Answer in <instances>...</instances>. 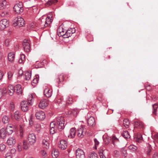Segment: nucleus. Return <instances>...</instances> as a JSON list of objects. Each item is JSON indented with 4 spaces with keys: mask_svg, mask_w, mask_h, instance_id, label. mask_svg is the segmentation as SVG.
<instances>
[{
    "mask_svg": "<svg viewBox=\"0 0 158 158\" xmlns=\"http://www.w3.org/2000/svg\"><path fill=\"white\" fill-rule=\"evenodd\" d=\"M57 122L58 129L60 131L64 128V118L62 117H59L57 118Z\"/></svg>",
    "mask_w": 158,
    "mask_h": 158,
    "instance_id": "obj_4",
    "label": "nucleus"
},
{
    "mask_svg": "<svg viewBox=\"0 0 158 158\" xmlns=\"http://www.w3.org/2000/svg\"><path fill=\"white\" fill-rule=\"evenodd\" d=\"M122 155L123 156L126 157L127 155V150L125 148H123L121 149Z\"/></svg>",
    "mask_w": 158,
    "mask_h": 158,
    "instance_id": "obj_46",
    "label": "nucleus"
},
{
    "mask_svg": "<svg viewBox=\"0 0 158 158\" xmlns=\"http://www.w3.org/2000/svg\"><path fill=\"white\" fill-rule=\"evenodd\" d=\"M104 150L102 149H99V153L100 158H106L104 153Z\"/></svg>",
    "mask_w": 158,
    "mask_h": 158,
    "instance_id": "obj_40",
    "label": "nucleus"
},
{
    "mask_svg": "<svg viewBox=\"0 0 158 158\" xmlns=\"http://www.w3.org/2000/svg\"><path fill=\"white\" fill-rule=\"evenodd\" d=\"M94 148L95 149H97V147L98 146L99 142L98 140L96 138H94Z\"/></svg>",
    "mask_w": 158,
    "mask_h": 158,
    "instance_id": "obj_50",
    "label": "nucleus"
},
{
    "mask_svg": "<svg viewBox=\"0 0 158 158\" xmlns=\"http://www.w3.org/2000/svg\"><path fill=\"white\" fill-rule=\"evenodd\" d=\"M10 39H6L5 41L4 45L6 47L10 45Z\"/></svg>",
    "mask_w": 158,
    "mask_h": 158,
    "instance_id": "obj_55",
    "label": "nucleus"
},
{
    "mask_svg": "<svg viewBox=\"0 0 158 158\" xmlns=\"http://www.w3.org/2000/svg\"><path fill=\"white\" fill-rule=\"evenodd\" d=\"M20 137L22 138L23 137V132L22 130H21L20 131V134H19Z\"/></svg>",
    "mask_w": 158,
    "mask_h": 158,
    "instance_id": "obj_64",
    "label": "nucleus"
},
{
    "mask_svg": "<svg viewBox=\"0 0 158 158\" xmlns=\"http://www.w3.org/2000/svg\"><path fill=\"white\" fill-rule=\"evenodd\" d=\"M152 114L155 115L157 114V109L158 108V104L155 103L152 105Z\"/></svg>",
    "mask_w": 158,
    "mask_h": 158,
    "instance_id": "obj_32",
    "label": "nucleus"
},
{
    "mask_svg": "<svg viewBox=\"0 0 158 158\" xmlns=\"http://www.w3.org/2000/svg\"><path fill=\"white\" fill-rule=\"evenodd\" d=\"M23 46L24 51L26 52H29L31 51L30 42L29 40H24L23 43Z\"/></svg>",
    "mask_w": 158,
    "mask_h": 158,
    "instance_id": "obj_9",
    "label": "nucleus"
},
{
    "mask_svg": "<svg viewBox=\"0 0 158 158\" xmlns=\"http://www.w3.org/2000/svg\"><path fill=\"white\" fill-rule=\"evenodd\" d=\"M42 146L43 148L46 149L49 148L50 143L48 140L44 139L42 141Z\"/></svg>",
    "mask_w": 158,
    "mask_h": 158,
    "instance_id": "obj_25",
    "label": "nucleus"
},
{
    "mask_svg": "<svg viewBox=\"0 0 158 158\" xmlns=\"http://www.w3.org/2000/svg\"><path fill=\"white\" fill-rule=\"evenodd\" d=\"M14 10L17 13L20 14L22 13L23 10L22 3L19 2L15 4L14 7Z\"/></svg>",
    "mask_w": 158,
    "mask_h": 158,
    "instance_id": "obj_7",
    "label": "nucleus"
},
{
    "mask_svg": "<svg viewBox=\"0 0 158 158\" xmlns=\"http://www.w3.org/2000/svg\"><path fill=\"white\" fill-rule=\"evenodd\" d=\"M128 149L131 152H133L137 150V147L134 145H131L129 146Z\"/></svg>",
    "mask_w": 158,
    "mask_h": 158,
    "instance_id": "obj_33",
    "label": "nucleus"
},
{
    "mask_svg": "<svg viewBox=\"0 0 158 158\" xmlns=\"http://www.w3.org/2000/svg\"><path fill=\"white\" fill-rule=\"evenodd\" d=\"M59 152L57 149L53 148L52 153V155L53 158H57L59 156Z\"/></svg>",
    "mask_w": 158,
    "mask_h": 158,
    "instance_id": "obj_29",
    "label": "nucleus"
},
{
    "mask_svg": "<svg viewBox=\"0 0 158 158\" xmlns=\"http://www.w3.org/2000/svg\"><path fill=\"white\" fill-rule=\"evenodd\" d=\"M84 128L81 126L77 130V135L80 138L83 137L85 133L83 132Z\"/></svg>",
    "mask_w": 158,
    "mask_h": 158,
    "instance_id": "obj_17",
    "label": "nucleus"
},
{
    "mask_svg": "<svg viewBox=\"0 0 158 158\" xmlns=\"http://www.w3.org/2000/svg\"><path fill=\"white\" fill-rule=\"evenodd\" d=\"M66 31L65 30L63 27L61 26H60L57 31V33L58 35L59 36H63L64 37V35L65 34V31Z\"/></svg>",
    "mask_w": 158,
    "mask_h": 158,
    "instance_id": "obj_18",
    "label": "nucleus"
},
{
    "mask_svg": "<svg viewBox=\"0 0 158 158\" xmlns=\"http://www.w3.org/2000/svg\"><path fill=\"white\" fill-rule=\"evenodd\" d=\"M135 126L138 128H142L143 127V124L142 122H136L135 123Z\"/></svg>",
    "mask_w": 158,
    "mask_h": 158,
    "instance_id": "obj_37",
    "label": "nucleus"
},
{
    "mask_svg": "<svg viewBox=\"0 0 158 158\" xmlns=\"http://www.w3.org/2000/svg\"><path fill=\"white\" fill-rule=\"evenodd\" d=\"M153 158H158V153L155 152L153 154L152 156Z\"/></svg>",
    "mask_w": 158,
    "mask_h": 158,
    "instance_id": "obj_63",
    "label": "nucleus"
},
{
    "mask_svg": "<svg viewBox=\"0 0 158 158\" xmlns=\"http://www.w3.org/2000/svg\"><path fill=\"white\" fill-rule=\"evenodd\" d=\"M122 136L126 139L129 138L130 137V135L128 131H124L122 133Z\"/></svg>",
    "mask_w": 158,
    "mask_h": 158,
    "instance_id": "obj_36",
    "label": "nucleus"
},
{
    "mask_svg": "<svg viewBox=\"0 0 158 158\" xmlns=\"http://www.w3.org/2000/svg\"><path fill=\"white\" fill-rule=\"evenodd\" d=\"M152 148L151 145L149 144H147V147H145L144 152L147 155L150 156L151 155V152L152 151Z\"/></svg>",
    "mask_w": 158,
    "mask_h": 158,
    "instance_id": "obj_20",
    "label": "nucleus"
},
{
    "mask_svg": "<svg viewBox=\"0 0 158 158\" xmlns=\"http://www.w3.org/2000/svg\"><path fill=\"white\" fill-rule=\"evenodd\" d=\"M65 76L63 74H60L56 78V81L58 82V84H60L61 82H62L64 80L65 78Z\"/></svg>",
    "mask_w": 158,
    "mask_h": 158,
    "instance_id": "obj_27",
    "label": "nucleus"
},
{
    "mask_svg": "<svg viewBox=\"0 0 158 158\" xmlns=\"http://www.w3.org/2000/svg\"><path fill=\"white\" fill-rule=\"evenodd\" d=\"M28 143L25 141H23V148L25 150H27L28 148Z\"/></svg>",
    "mask_w": 158,
    "mask_h": 158,
    "instance_id": "obj_52",
    "label": "nucleus"
},
{
    "mask_svg": "<svg viewBox=\"0 0 158 158\" xmlns=\"http://www.w3.org/2000/svg\"><path fill=\"white\" fill-rule=\"evenodd\" d=\"M25 56L23 54H21L20 55V58L19 60V63H23L25 60Z\"/></svg>",
    "mask_w": 158,
    "mask_h": 158,
    "instance_id": "obj_45",
    "label": "nucleus"
},
{
    "mask_svg": "<svg viewBox=\"0 0 158 158\" xmlns=\"http://www.w3.org/2000/svg\"><path fill=\"white\" fill-rule=\"evenodd\" d=\"M33 96L31 95L28 98L27 101H23L22 102L21 104V109L24 112L27 111L29 109V106L32 105V99Z\"/></svg>",
    "mask_w": 158,
    "mask_h": 158,
    "instance_id": "obj_1",
    "label": "nucleus"
},
{
    "mask_svg": "<svg viewBox=\"0 0 158 158\" xmlns=\"http://www.w3.org/2000/svg\"><path fill=\"white\" fill-rule=\"evenodd\" d=\"M56 0H48L47 2V3L49 5H51L53 4H55V3H56Z\"/></svg>",
    "mask_w": 158,
    "mask_h": 158,
    "instance_id": "obj_57",
    "label": "nucleus"
},
{
    "mask_svg": "<svg viewBox=\"0 0 158 158\" xmlns=\"http://www.w3.org/2000/svg\"><path fill=\"white\" fill-rule=\"evenodd\" d=\"M56 128H50V134H54L56 131Z\"/></svg>",
    "mask_w": 158,
    "mask_h": 158,
    "instance_id": "obj_56",
    "label": "nucleus"
},
{
    "mask_svg": "<svg viewBox=\"0 0 158 158\" xmlns=\"http://www.w3.org/2000/svg\"><path fill=\"white\" fill-rule=\"evenodd\" d=\"M57 102L58 104L60 105L62 104H64L65 103L63 101V98H62L58 99L57 100Z\"/></svg>",
    "mask_w": 158,
    "mask_h": 158,
    "instance_id": "obj_53",
    "label": "nucleus"
},
{
    "mask_svg": "<svg viewBox=\"0 0 158 158\" xmlns=\"http://www.w3.org/2000/svg\"><path fill=\"white\" fill-rule=\"evenodd\" d=\"M76 31V30L74 28H70L67 31H65V34L64 35V38H68L71 35L74 33Z\"/></svg>",
    "mask_w": 158,
    "mask_h": 158,
    "instance_id": "obj_16",
    "label": "nucleus"
},
{
    "mask_svg": "<svg viewBox=\"0 0 158 158\" xmlns=\"http://www.w3.org/2000/svg\"><path fill=\"white\" fill-rule=\"evenodd\" d=\"M56 128V122H52L50 124V128Z\"/></svg>",
    "mask_w": 158,
    "mask_h": 158,
    "instance_id": "obj_58",
    "label": "nucleus"
},
{
    "mask_svg": "<svg viewBox=\"0 0 158 158\" xmlns=\"http://www.w3.org/2000/svg\"><path fill=\"white\" fill-rule=\"evenodd\" d=\"M8 14V12L6 10L2 11L0 13V15L2 17H5L7 16Z\"/></svg>",
    "mask_w": 158,
    "mask_h": 158,
    "instance_id": "obj_44",
    "label": "nucleus"
},
{
    "mask_svg": "<svg viewBox=\"0 0 158 158\" xmlns=\"http://www.w3.org/2000/svg\"><path fill=\"white\" fill-rule=\"evenodd\" d=\"M16 152V149L14 148H12L10 150L9 152H8L9 153H10V154L12 156H13L14 155H15V154Z\"/></svg>",
    "mask_w": 158,
    "mask_h": 158,
    "instance_id": "obj_51",
    "label": "nucleus"
},
{
    "mask_svg": "<svg viewBox=\"0 0 158 158\" xmlns=\"http://www.w3.org/2000/svg\"><path fill=\"white\" fill-rule=\"evenodd\" d=\"M8 60L11 62H13L15 59V53L14 52H11L8 54Z\"/></svg>",
    "mask_w": 158,
    "mask_h": 158,
    "instance_id": "obj_26",
    "label": "nucleus"
},
{
    "mask_svg": "<svg viewBox=\"0 0 158 158\" xmlns=\"http://www.w3.org/2000/svg\"><path fill=\"white\" fill-rule=\"evenodd\" d=\"M15 90H16V93L18 95L22 94V89L20 85L18 84L15 87Z\"/></svg>",
    "mask_w": 158,
    "mask_h": 158,
    "instance_id": "obj_28",
    "label": "nucleus"
},
{
    "mask_svg": "<svg viewBox=\"0 0 158 158\" xmlns=\"http://www.w3.org/2000/svg\"><path fill=\"white\" fill-rule=\"evenodd\" d=\"M15 88L13 85H9L8 87V93L9 95L11 96H12L14 94Z\"/></svg>",
    "mask_w": 158,
    "mask_h": 158,
    "instance_id": "obj_21",
    "label": "nucleus"
},
{
    "mask_svg": "<svg viewBox=\"0 0 158 158\" xmlns=\"http://www.w3.org/2000/svg\"><path fill=\"white\" fill-rule=\"evenodd\" d=\"M31 73L28 71H26L25 72L24 77L25 80H29L31 77Z\"/></svg>",
    "mask_w": 158,
    "mask_h": 158,
    "instance_id": "obj_30",
    "label": "nucleus"
},
{
    "mask_svg": "<svg viewBox=\"0 0 158 158\" xmlns=\"http://www.w3.org/2000/svg\"><path fill=\"white\" fill-rule=\"evenodd\" d=\"M87 123L89 126H93L95 124V119L93 116H91L89 114H88L87 117Z\"/></svg>",
    "mask_w": 158,
    "mask_h": 158,
    "instance_id": "obj_12",
    "label": "nucleus"
},
{
    "mask_svg": "<svg viewBox=\"0 0 158 158\" xmlns=\"http://www.w3.org/2000/svg\"><path fill=\"white\" fill-rule=\"evenodd\" d=\"M52 17L48 16L46 19L42 18L40 20L41 28L50 27L52 21Z\"/></svg>",
    "mask_w": 158,
    "mask_h": 158,
    "instance_id": "obj_2",
    "label": "nucleus"
},
{
    "mask_svg": "<svg viewBox=\"0 0 158 158\" xmlns=\"http://www.w3.org/2000/svg\"><path fill=\"white\" fill-rule=\"evenodd\" d=\"M6 4V1L5 0H2L0 2V9L2 10L5 8Z\"/></svg>",
    "mask_w": 158,
    "mask_h": 158,
    "instance_id": "obj_34",
    "label": "nucleus"
},
{
    "mask_svg": "<svg viewBox=\"0 0 158 158\" xmlns=\"http://www.w3.org/2000/svg\"><path fill=\"white\" fill-rule=\"evenodd\" d=\"M73 102L72 98L69 96H68L66 99V102L69 104H72Z\"/></svg>",
    "mask_w": 158,
    "mask_h": 158,
    "instance_id": "obj_48",
    "label": "nucleus"
},
{
    "mask_svg": "<svg viewBox=\"0 0 158 158\" xmlns=\"http://www.w3.org/2000/svg\"><path fill=\"white\" fill-rule=\"evenodd\" d=\"M78 113V111L77 109H75L71 110V112L69 113V114H72L74 116H76Z\"/></svg>",
    "mask_w": 158,
    "mask_h": 158,
    "instance_id": "obj_38",
    "label": "nucleus"
},
{
    "mask_svg": "<svg viewBox=\"0 0 158 158\" xmlns=\"http://www.w3.org/2000/svg\"><path fill=\"white\" fill-rule=\"evenodd\" d=\"M14 117L17 120H19L21 117L20 112L19 111H16L14 113Z\"/></svg>",
    "mask_w": 158,
    "mask_h": 158,
    "instance_id": "obj_31",
    "label": "nucleus"
},
{
    "mask_svg": "<svg viewBox=\"0 0 158 158\" xmlns=\"http://www.w3.org/2000/svg\"><path fill=\"white\" fill-rule=\"evenodd\" d=\"M6 131L5 128H2L0 130V139H4L7 135Z\"/></svg>",
    "mask_w": 158,
    "mask_h": 158,
    "instance_id": "obj_22",
    "label": "nucleus"
},
{
    "mask_svg": "<svg viewBox=\"0 0 158 158\" xmlns=\"http://www.w3.org/2000/svg\"><path fill=\"white\" fill-rule=\"evenodd\" d=\"M145 88L147 90L149 91L151 90L152 89V87H151L150 85H146Z\"/></svg>",
    "mask_w": 158,
    "mask_h": 158,
    "instance_id": "obj_61",
    "label": "nucleus"
},
{
    "mask_svg": "<svg viewBox=\"0 0 158 158\" xmlns=\"http://www.w3.org/2000/svg\"><path fill=\"white\" fill-rule=\"evenodd\" d=\"M35 77H34V79H33L31 83L32 85L33 86H35L36 84L37 83L38 81H39V79L38 78V77L35 76Z\"/></svg>",
    "mask_w": 158,
    "mask_h": 158,
    "instance_id": "obj_43",
    "label": "nucleus"
},
{
    "mask_svg": "<svg viewBox=\"0 0 158 158\" xmlns=\"http://www.w3.org/2000/svg\"><path fill=\"white\" fill-rule=\"evenodd\" d=\"M112 143L114 145H115V143L119 141L118 139L117 138L115 135H113L112 136Z\"/></svg>",
    "mask_w": 158,
    "mask_h": 158,
    "instance_id": "obj_35",
    "label": "nucleus"
},
{
    "mask_svg": "<svg viewBox=\"0 0 158 158\" xmlns=\"http://www.w3.org/2000/svg\"><path fill=\"white\" fill-rule=\"evenodd\" d=\"M6 149V145L3 143L0 144V152H2L5 150Z\"/></svg>",
    "mask_w": 158,
    "mask_h": 158,
    "instance_id": "obj_47",
    "label": "nucleus"
},
{
    "mask_svg": "<svg viewBox=\"0 0 158 158\" xmlns=\"http://www.w3.org/2000/svg\"><path fill=\"white\" fill-rule=\"evenodd\" d=\"M48 105V101L46 99H43L41 100L39 103V108L42 109L45 108Z\"/></svg>",
    "mask_w": 158,
    "mask_h": 158,
    "instance_id": "obj_13",
    "label": "nucleus"
},
{
    "mask_svg": "<svg viewBox=\"0 0 158 158\" xmlns=\"http://www.w3.org/2000/svg\"><path fill=\"white\" fill-rule=\"evenodd\" d=\"M12 156L10 153L7 152L5 155V158H12Z\"/></svg>",
    "mask_w": 158,
    "mask_h": 158,
    "instance_id": "obj_59",
    "label": "nucleus"
},
{
    "mask_svg": "<svg viewBox=\"0 0 158 158\" xmlns=\"http://www.w3.org/2000/svg\"><path fill=\"white\" fill-rule=\"evenodd\" d=\"M76 131L74 128H71L69 131V134L68 136L69 138H74L76 135Z\"/></svg>",
    "mask_w": 158,
    "mask_h": 158,
    "instance_id": "obj_24",
    "label": "nucleus"
},
{
    "mask_svg": "<svg viewBox=\"0 0 158 158\" xmlns=\"http://www.w3.org/2000/svg\"><path fill=\"white\" fill-rule=\"evenodd\" d=\"M35 116L37 119L40 120H43L45 117V114L41 110L37 112L35 114Z\"/></svg>",
    "mask_w": 158,
    "mask_h": 158,
    "instance_id": "obj_11",
    "label": "nucleus"
},
{
    "mask_svg": "<svg viewBox=\"0 0 158 158\" xmlns=\"http://www.w3.org/2000/svg\"><path fill=\"white\" fill-rule=\"evenodd\" d=\"M40 153L41 155L44 156L45 157H46V153L44 150H41L40 152Z\"/></svg>",
    "mask_w": 158,
    "mask_h": 158,
    "instance_id": "obj_60",
    "label": "nucleus"
},
{
    "mask_svg": "<svg viewBox=\"0 0 158 158\" xmlns=\"http://www.w3.org/2000/svg\"><path fill=\"white\" fill-rule=\"evenodd\" d=\"M124 126L126 128L128 127L130 125V122L127 119H125L123 121Z\"/></svg>",
    "mask_w": 158,
    "mask_h": 158,
    "instance_id": "obj_39",
    "label": "nucleus"
},
{
    "mask_svg": "<svg viewBox=\"0 0 158 158\" xmlns=\"http://www.w3.org/2000/svg\"><path fill=\"white\" fill-rule=\"evenodd\" d=\"M13 75V72L12 71H9L8 73V77L10 80H11L12 79Z\"/></svg>",
    "mask_w": 158,
    "mask_h": 158,
    "instance_id": "obj_49",
    "label": "nucleus"
},
{
    "mask_svg": "<svg viewBox=\"0 0 158 158\" xmlns=\"http://www.w3.org/2000/svg\"><path fill=\"white\" fill-rule=\"evenodd\" d=\"M16 142L15 137L14 136L9 137L7 139L6 143L9 146H13L15 145Z\"/></svg>",
    "mask_w": 158,
    "mask_h": 158,
    "instance_id": "obj_15",
    "label": "nucleus"
},
{
    "mask_svg": "<svg viewBox=\"0 0 158 158\" xmlns=\"http://www.w3.org/2000/svg\"><path fill=\"white\" fill-rule=\"evenodd\" d=\"M18 150L19 151H21L22 150V148L20 143H19L17 146Z\"/></svg>",
    "mask_w": 158,
    "mask_h": 158,
    "instance_id": "obj_62",
    "label": "nucleus"
},
{
    "mask_svg": "<svg viewBox=\"0 0 158 158\" xmlns=\"http://www.w3.org/2000/svg\"><path fill=\"white\" fill-rule=\"evenodd\" d=\"M44 93L47 97L50 98L52 95V90L49 88H46L44 90Z\"/></svg>",
    "mask_w": 158,
    "mask_h": 158,
    "instance_id": "obj_19",
    "label": "nucleus"
},
{
    "mask_svg": "<svg viewBox=\"0 0 158 158\" xmlns=\"http://www.w3.org/2000/svg\"><path fill=\"white\" fill-rule=\"evenodd\" d=\"M111 138L109 137H107L104 139V142L105 144L106 145L108 144L110 141Z\"/></svg>",
    "mask_w": 158,
    "mask_h": 158,
    "instance_id": "obj_54",
    "label": "nucleus"
},
{
    "mask_svg": "<svg viewBox=\"0 0 158 158\" xmlns=\"http://www.w3.org/2000/svg\"><path fill=\"white\" fill-rule=\"evenodd\" d=\"M27 139L29 144L31 145H33L36 141V136L33 133L29 134L27 136Z\"/></svg>",
    "mask_w": 158,
    "mask_h": 158,
    "instance_id": "obj_5",
    "label": "nucleus"
},
{
    "mask_svg": "<svg viewBox=\"0 0 158 158\" xmlns=\"http://www.w3.org/2000/svg\"><path fill=\"white\" fill-rule=\"evenodd\" d=\"M68 143L66 140L62 139L60 141V143L59 144V147L62 150L65 149L67 147Z\"/></svg>",
    "mask_w": 158,
    "mask_h": 158,
    "instance_id": "obj_14",
    "label": "nucleus"
},
{
    "mask_svg": "<svg viewBox=\"0 0 158 158\" xmlns=\"http://www.w3.org/2000/svg\"><path fill=\"white\" fill-rule=\"evenodd\" d=\"M9 118L6 115L4 116L2 118V122L4 123H8L9 122Z\"/></svg>",
    "mask_w": 158,
    "mask_h": 158,
    "instance_id": "obj_41",
    "label": "nucleus"
},
{
    "mask_svg": "<svg viewBox=\"0 0 158 158\" xmlns=\"http://www.w3.org/2000/svg\"><path fill=\"white\" fill-rule=\"evenodd\" d=\"M9 22L6 19H3L0 21V30L2 31L9 26Z\"/></svg>",
    "mask_w": 158,
    "mask_h": 158,
    "instance_id": "obj_6",
    "label": "nucleus"
},
{
    "mask_svg": "<svg viewBox=\"0 0 158 158\" xmlns=\"http://www.w3.org/2000/svg\"><path fill=\"white\" fill-rule=\"evenodd\" d=\"M87 158H98L97 154L94 152H91Z\"/></svg>",
    "mask_w": 158,
    "mask_h": 158,
    "instance_id": "obj_42",
    "label": "nucleus"
},
{
    "mask_svg": "<svg viewBox=\"0 0 158 158\" xmlns=\"http://www.w3.org/2000/svg\"><path fill=\"white\" fill-rule=\"evenodd\" d=\"M17 126L16 125H13L10 124H8L6 127V131L7 134L8 135H11L13 132L14 130L16 129Z\"/></svg>",
    "mask_w": 158,
    "mask_h": 158,
    "instance_id": "obj_8",
    "label": "nucleus"
},
{
    "mask_svg": "<svg viewBox=\"0 0 158 158\" xmlns=\"http://www.w3.org/2000/svg\"><path fill=\"white\" fill-rule=\"evenodd\" d=\"M77 158H85V152L83 150L80 148H78L76 151Z\"/></svg>",
    "mask_w": 158,
    "mask_h": 158,
    "instance_id": "obj_10",
    "label": "nucleus"
},
{
    "mask_svg": "<svg viewBox=\"0 0 158 158\" xmlns=\"http://www.w3.org/2000/svg\"><path fill=\"white\" fill-rule=\"evenodd\" d=\"M25 21L24 19L20 16L15 18L13 21V24L14 27H21L23 26L24 24Z\"/></svg>",
    "mask_w": 158,
    "mask_h": 158,
    "instance_id": "obj_3",
    "label": "nucleus"
},
{
    "mask_svg": "<svg viewBox=\"0 0 158 158\" xmlns=\"http://www.w3.org/2000/svg\"><path fill=\"white\" fill-rule=\"evenodd\" d=\"M7 93L6 88L4 86H0V98Z\"/></svg>",
    "mask_w": 158,
    "mask_h": 158,
    "instance_id": "obj_23",
    "label": "nucleus"
}]
</instances>
